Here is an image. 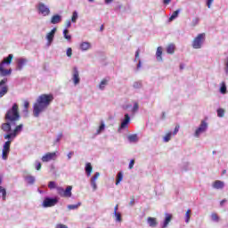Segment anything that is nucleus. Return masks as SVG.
<instances>
[{
    "label": "nucleus",
    "mask_w": 228,
    "mask_h": 228,
    "mask_svg": "<svg viewBox=\"0 0 228 228\" xmlns=\"http://www.w3.org/2000/svg\"><path fill=\"white\" fill-rule=\"evenodd\" d=\"M129 122H131V117H129V114H125V118L122 119L119 129H127Z\"/></svg>",
    "instance_id": "nucleus-12"
},
{
    "label": "nucleus",
    "mask_w": 228,
    "mask_h": 228,
    "mask_svg": "<svg viewBox=\"0 0 228 228\" xmlns=\"http://www.w3.org/2000/svg\"><path fill=\"white\" fill-rule=\"evenodd\" d=\"M71 26H72V23L70 22V20H68L66 24V29H69V28H70Z\"/></svg>",
    "instance_id": "nucleus-58"
},
{
    "label": "nucleus",
    "mask_w": 228,
    "mask_h": 228,
    "mask_svg": "<svg viewBox=\"0 0 228 228\" xmlns=\"http://www.w3.org/2000/svg\"><path fill=\"white\" fill-rule=\"evenodd\" d=\"M147 224L152 228L158 227V219H156L155 217H148Z\"/></svg>",
    "instance_id": "nucleus-19"
},
{
    "label": "nucleus",
    "mask_w": 228,
    "mask_h": 228,
    "mask_svg": "<svg viewBox=\"0 0 228 228\" xmlns=\"http://www.w3.org/2000/svg\"><path fill=\"white\" fill-rule=\"evenodd\" d=\"M172 132L167 133L164 137L163 142H165L166 143L168 142V141L172 139Z\"/></svg>",
    "instance_id": "nucleus-42"
},
{
    "label": "nucleus",
    "mask_w": 228,
    "mask_h": 228,
    "mask_svg": "<svg viewBox=\"0 0 228 228\" xmlns=\"http://www.w3.org/2000/svg\"><path fill=\"white\" fill-rule=\"evenodd\" d=\"M62 35L68 42H70L72 40V36L69 35V28H65L62 32Z\"/></svg>",
    "instance_id": "nucleus-32"
},
{
    "label": "nucleus",
    "mask_w": 228,
    "mask_h": 228,
    "mask_svg": "<svg viewBox=\"0 0 228 228\" xmlns=\"http://www.w3.org/2000/svg\"><path fill=\"white\" fill-rule=\"evenodd\" d=\"M110 82V78H103L99 85V89L100 90H104L106 86H108V83Z\"/></svg>",
    "instance_id": "nucleus-25"
},
{
    "label": "nucleus",
    "mask_w": 228,
    "mask_h": 228,
    "mask_svg": "<svg viewBox=\"0 0 228 228\" xmlns=\"http://www.w3.org/2000/svg\"><path fill=\"white\" fill-rule=\"evenodd\" d=\"M81 206V202H77L76 205H68V209L72 211L74 209H77Z\"/></svg>",
    "instance_id": "nucleus-39"
},
{
    "label": "nucleus",
    "mask_w": 228,
    "mask_h": 228,
    "mask_svg": "<svg viewBox=\"0 0 228 228\" xmlns=\"http://www.w3.org/2000/svg\"><path fill=\"white\" fill-rule=\"evenodd\" d=\"M224 115H225V110H224V109H218L217 117H219V118H224Z\"/></svg>",
    "instance_id": "nucleus-44"
},
{
    "label": "nucleus",
    "mask_w": 228,
    "mask_h": 228,
    "mask_svg": "<svg viewBox=\"0 0 228 228\" xmlns=\"http://www.w3.org/2000/svg\"><path fill=\"white\" fill-rule=\"evenodd\" d=\"M8 78L4 77L0 81V99L8 94Z\"/></svg>",
    "instance_id": "nucleus-6"
},
{
    "label": "nucleus",
    "mask_w": 228,
    "mask_h": 228,
    "mask_svg": "<svg viewBox=\"0 0 228 228\" xmlns=\"http://www.w3.org/2000/svg\"><path fill=\"white\" fill-rule=\"evenodd\" d=\"M56 228H69V227H67V225L65 224H57Z\"/></svg>",
    "instance_id": "nucleus-61"
},
{
    "label": "nucleus",
    "mask_w": 228,
    "mask_h": 228,
    "mask_svg": "<svg viewBox=\"0 0 228 228\" xmlns=\"http://www.w3.org/2000/svg\"><path fill=\"white\" fill-rule=\"evenodd\" d=\"M211 218H212L213 222H218V220H219L218 215H216V214H212Z\"/></svg>",
    "instance_id": "nucleus-49"
},
{
    "label": "nucleus",
    "mask_w": 228,
    "mask_h": 228,
    "mask_svg": "<svg viewBox=\"0 0 228 228\" xmlns=\"http://www.w3.org/2000/svg\"><path fill=\"white\" fill-rule=\"evenodd\" d=\"M51 172H53V174H56V167L53 164L51 165Z\"/></svg>",
    "instance_id": "nucleus-56"
},
{
    "label": "nucleus",
    "mask_w": 228,
    "mask_h": 228,
    "mask_svg": "<svg viewBox=\"0 0 228 228\" xmlns=\"http://www.w3.org/2000/svg\"><path fill=\"white\" fill-rule=\"evenodd\" d=\"M61 22V15L55 14L51 19V24H60Z\"/></svg>",
    "instance_id": "nucleus-22"
},
{
    "label": "nucleus",
    "mask_w": 228,
    "mask_h": 228,
    "mask_svg": "<svg viewBox=\"0 0 228 228\" xmlns=\"http://www.w3.org/2000/svg\"><path fill=\"white\" fill-rule=\"evenodd\" d=\"M4 118L5 120H8V122H14L15 124L20 120L19 105L17 103H13L12 107L7 110Z\"/></svg>",
    "instance_id": "nucleus-2"
},
{
    "label": "nucleus",
    "mask_w": 228,
    "mask_h": 228,
    "mask_svg": "<svg viewBox=\"0 0 228 228\" xmlns=\"http://www.w3.org/2000/svg\"><path fill=\"white\" fill-rule=\"evenodd\" d=\"M172 0H163V4H170V2H171Z\"/></svg>",
    "instance_id": "nucleus-63"
},
{
    "label": "nucleus",
    "mask_w": 228,
    "mask_h": 228,
    "mask_svg": "<svg viewBox=\"0 0 228 228\" xmlns=\"http://www.w3.org/2000/svg\"><path fill=\"white\" fill-rule=\"evenodd\" d=\"M24 108H25V109L29 108V102H28V101H25V102H24Z\"/></svg>",
    "instance_id": "nucleus-60"
},
{
    "label": "nucleus",
    "mask_w": 228,
    "mask_h": 228,
    "mask_svg": "<svg viewBox=\"0 0 228 228\" xmlns=\"http://www.w3.org/2000/svg\"><path fill=\"white\" fill-rule=\"evenodd\" d=\"M190 213H191V210H187L185 214V223L188 224L190 222Z\"/></svg>",
    "instance_id": "nucleus-48"
},
{
    "label": "nucleus",
    "mask_w": 228,
    "mask_h": 228,
    "mask_svg": "<svg viewBox=\"0 0 228 228\" xmlns=\"http://www.w3.org/2000/svg\"><path fill=\"white\" fill-rule=\"evenodd\" d=\"M26 63H28V59H25V58L19 59L17 61V70H22Z\"/></svg>",
    "instance_id": "nucleus-16"
},
{
    "label": "nucleus",
    "mask_w": 228,
    "mask_h": 228,
    "mask_svg": "<svg viewBox=\"0 0 228 228\" xmlns=\"http://www.w3.org/2000/svg\"><path fill=\"white\" fill-rule=\"evenodd\" d=\"M58 197L51 198V197H45L43 200V208H53V206H56V204L59 202Z\"/></svg>",
    "instance_id": "nucleus-5"
},
{
    "label": "nucleus",
    "mask_w": 228,
    "mask_h": 228,
    "mask_svg": "<svg viewBox=\"0 0 228 228\" xmlns=\"http://www.w3.org/2000/svg\"><path fill=\"white\" fill-rule=\"evenodd\" d=\"M129 206L133 207L134 206V199H132L129 202Z\"/></svg>",
    "instance_id": "nucleus-62"
},
{
    "label": "nucleus",
    "mask_w": 228,
    "mask_h": 228,
    "mask_svg": "<svg viewBox=\"0 0 228 228\" xmlns=\"http://www.w3.org/2000/svg\"><path fill=\"white\" fill-rule=\"evenodd\" d=\"M220 94H227V86L225 85V82H222L220 86Z\"/></svg>",
    "instance_id": "nucleus-37"
},
{
    "label": "nucleus",
    "mask_w": 228,
    "mask_h": 228,
    "mask_svg": "<svg viewBox=\"0 0 228 228\" xmlns=\"http://www.w3.org/2000/svg\"><path fill=\"white\" fill-rule=\"evenodd\" d=\"M133 167H134V159H131L128 165L129 170H132Z\"/></svg>",
    "instance_id": "nucleus-53"
},
{
    "label": "nucleus",
    "mask_w": 228,
    "mask_h": 228,
    "mask_svg": "<svg viewBox=\"0 0 228 228\" xmlns=\"http://www.w3.org/2000/svg\"><path fill=\"white\" fill-rule=\"evenodd\" d=\"M17 123L13 121H8L6 123L2 124L1 129L4 130V133H12V127H15Z\"/></svg>",
    "instance_id": "nucleus-9"
},
{
    "label": "nucleus",
    "mask_w": 228,
    "mask_h": 228,
    "mask_svg": "<svg viewBox=\"0 0 228 228\" xmlns=\"http://www.w3.org/2000/svg\"><path fill=\"white\" fill-rule=\"evenodd\" d=\"M12 74V69H5L4 66H0V76L1 77H4L5 76H10Z\"/></svg>",
    "instance_id": "nucleus-21"
},
{
    "label": "nucleus",
    "mask_w": 228,
    "mask_h": 228,
    "mask_svg": "<svg viewBox=\"0 0 228 228\" xmlns=\"http://www.w3.org/2000/svg\"><path fill=\"white\" fill-rule=\"evenodd\" d=\"M92 47L89 42H82L80 44V49L81 51H88Z\"/></svg>",
    "instance_id": "nucleus-27"
},
{
    "label": "nucleus",
    "mask_w": 228,
    "mask_h": 228,
    "mask_svg": "<svg viewBox=\"0 0 228 228\" xmlns=\"http://www.w3.org/2000/svg\"><path fill=\"white\" fill-rule=\"evenodd\" d=\"M48 188H50V190H54V188H56V182L54 181L49 182Z\"/></svg>",
    "instance_id": "nucleus-47"
},
{
    "label": "nucleus",
    "mask_w": 228,
    "mask_h": 228,
    "mask_svg": "<svg viewBox=\"0 0 228 228\" xmlns=\"http://www.w3.org/2000/svg\"><path fill=\"white\" fill-rule=\"evenodd\" d=\"M0 193H2L3 200H6V189L4 187L0 186Z\"/></svg>",
    "instance_id": "nucleus-40"
},
{
    "label": "nucleus",
    "mask_w": 228,
    "mask_h": 228,
    "mask_svg": "<svg viewBox=\"0 0 228 228\" xmlns=\"http://www.w3.org/2000/svg\"><path fill=\"white\" fill-rule=\"evenodd\" d=\"M25 181L28 183V184H35V176L28 175L25 177Z\"/></svg>",
    "instance_id": "nucleus-36"
},
{
    "label": "nucleus",
    "mask_w": 228,
    "mask_h": 228,
    "mask_svg": "<svg viewBox=\"0 0 228 228\" xmlns=\"http://www.w3.org/2000/svg\"><path fill=\"white\" fill-rule=\"evenodd\" d=\"M42 168V164L40 162H37V165L36 166V170H40Z\"/></svg>",
    "instance_id": "nucleus-57"
},
{
    "label": "nucleus",
    "mask_w": 228,
    "mask_h": 228,
    "mask_svg": "<svg viewBox=\"0 0 228 228\" xmlns=\"http://www.w3.org/2000/svg\"><path fill=\"white\" fill-rule=\"evenodd\" d=\"M204 42H206V34H199L192 41L193 49H202Z\"/></svg>",
    "instance_id": "nucleus-3"
},
{
    "label": "nucleus",
    "mask_w": 228,
    "mask_h": 228,
    "mask_svg": "<svg viewBox=\"0 0 228 228\" xmlns=\"http://www.w3.org/2000/svg\"><path fill=\"white\" fill-rule=\"evenodd\" d=\"M128 142H130V143H136V142H138V134H133L128 135Z\"/></svg>",
    "instance_id": "nucleus-28"
},
{
    "label": "nucleus",
    "mask_w": 228,
    "mask_h": 228,
    "mask_svg": "<svg viewBox=\"0 0 228 228\" xmlns=\"http://www.w3.org/2000/svg\"><path fill=\"white\" fill-rule=\"evenodd\" d=\"M138 110H140V106L138 105V102H134V107L132 109V113H136V111H138Z\"/></svg>",
    "instance_id": "nucleus-46"
},
{
    "label": "nucleus",
    "mask_w": 228,
    "mask_h": 228,
    "mask_svg": "<svg viewBox=\"0 0 228 228\" xmlns=\"http://www.w3.org/2000/svg\"><path fill=\"white\" fill-rule=\"evenodd\" d=\"M64 197H72V186L69 185L64 191Z\"/></svg>",
    "instance_id": "nucleus-33"
},
{
    "label": "nucleus",
    "mask_w": 228,
    "mask_h": 228,
    "mask_svg": "<svg viewBox=\"0 0 228 228\" xmlns=\"http://www.w3.org/2000/svg\"><path fill=\"white\" fill-rule=\"evenodd\" d=\"M99 175H101V174L99 172H96L94 174V175L91 178V186L94 190V191H95V190H97V179H99Z\"/></svg>",
    "instance_id": "nucleus-14"
},
{
    "label": "nucleus",
    "mask_w": 228,
    "mask_h": 228,
    "mask_svg": "<svg viewBox=\"0 0 228 228\" xmlns=\"http://www.w3.org/2000/svg\"><path fill=\"white\" fill-rule=\"evenodd\" d=\"M4 140H9V142H12V140L17 138V135L12 132H9L8 134L4 135Z\"/></svg>",
    "instance_id": "nucleus-26"
},
{
    "label": "nucleus",
    "mask_w": 228,
    "mask_h": 228,
    "mask_svg": "<svg viewBox=\"0 0 228 228\" xmlns=\"http://www.w3.org/2000/svg\"><path fill=\"white\" fill-rule=\"evenodd\" d=\"M122 179H124V173H122V171H119L117 175L116 185L120 184Z\"/></svg>",
    "instance_id": "nucleus-31"
},
{
    "label": "nucleus",
    "mask_w": 228,
    "mask_h": 228,
    "mask_svg": "<svg viewBox=\"0 0 228 228\" xmlns=\"http://www.w3.org/2000/svg\"><path fill=\"white\" fill-rule=\"evenodd\" d=\"M167 54H174V53H175V45L170 44L167 47Z\"/></svg>",
    "instance_id": "nucleus-30"
},
{
    "label": "nucleus",
    "mask_w": 228,
    "mask_h": 228,
    "mask_svg": "<svg viewBox=\"0 0 228 228\" xmlns=\"http://www.w3.org/2000/svg\"><path fill=\"white\" fill-rule=\"evenodd\" d=\"M179 13H181V9L175 11L170 16L169 20H175V19H177V17H179Z\"/></svg>",
    "instance_id": "nucleus-35"
},
{
    "label": "nucleus",
    "mask_w": 228,
    "mask_h": 228,
    "mask_svg": "<svg viewBox=\"0 0 228 228\" xmlns=\"http://www.w3.org/2000/svg\"><path fill=\"white\" fill-rule=\"evenodd\" d=\"M78 18L77 11L73 12L72 17H71V22H77Z\"/></svg>",
    "instance_id": "nucleus-43"
},
{
    "label": "nucleus",
    "mask_w": 228,
    "mask_h": 228,
    "mask_svg": "<svg viewBox=\"0 0 228 228\" xmlns=\"http://www.w3.org/2000/svg\"><path fill=\"white\" fill-rule=\"evenodd\" d=\"M61 138H63V134H59L57 135L56 140H55V143L60 142V141L61 140Z\"/></svg>",
    "instance_id": "nucleus-51"
},
{
    "label": "nucleus",
    "mask_w": 228,
    "mask_h": 228,
    "mask_svg": "<svg viewBox=\"0 0 228 228\" xmlns=\"http://www.w3.org/2000/svg\"><path fill=\"white\" fill-rule=\"evenodd\" d=\"M114 216L116 217V222H122V214L120 212H114Z\"/></svg>",
    "instance_id": "nucleus-41"
},
{
    "label": "nucleus",
    "mask_w": 228,
    "mask_h": 228,
    "mask_svg": "<svg viewBox=\"0 0 228 228\" xmlns=\"http://www.w3.org/2000/svg\"><path fill=\"white\" fill-rule=\"evenodd\" d=\"M10 145H12V141H6L4 142L2 150V159H8V154H10Z\"/></svg>",
    "instance_id": "nucleus-8"
},
{
    "label": "nucleus",
    "mask_w": 228,
    "mask_h": 228,
    "mask_svg": "<svg viewBox=\"0 0 228 228\" xmlns=\"http://www.w3.org/2000/svg\"><path fill=\"white\" fill-rule=\"evenodd\" d=\"M56 28H53L50 32L46 34L47 47H51V45L53 44V42H54V36L56 35Z\"/></svg>",
    "instance_id": "nucleus-10"
},
{
    "label": "nucleus",
    "mask_w": 228,
    "mask_h": 228,
    "mask_svg": "<svg viewBox=\"0 0 228 228\" xmlns=\"http://www.w3.org/2000/svg\"><path fill=\"white\" fill-rule=\"evenodd\" d=\"M57 191L61 197H65V191L62 187H57Z\"/></svg>",
    "instance_id": "nucleus-45"
},
{
    "label": "nucleus",
    "mask_w": 228,
    "mask_h": 228,
    "mask_svg": "<svg viewBox=\"0 0 228 228\" xmlns=\"http://www.w3.org/2000/svg\"><path fill=\"white\" fill-rule=\"evenodd\" d=\"M199 18H195L194 20H192L191 26H197V24H199Z\"/></svg>",
    "instance_id": "nucleus-54"
},
{
    "label": "nucleus",
    "mask_w": 228,
    "mask_h": 228,
    "mask_svg": "<svg viewBox=\"0 0 228 228\" xmlns=\"http://www.w3.org/2000/svg\"><path fill=\"white\" fill-rule=\"evenodd\" d=\"M172 222V214L166 213L165 214V219L162 224V228H167L168 227V224Z\"/></svg>",
    "instance_id": "nucleus-15"
},
{
    "label": "nucleus",
    "mask_w": 228,
    "mask_h": 228,
    "mask_svg": "<svg viewBox=\"0 0 228 228\" xmlns=\"http://www.w3.org/2000/svg\"><path fill=\"white\" fill-rule=\"evenodd\" d=\"M161 54H163V48L161 46H159L156 52L158 61H163V57H161Z\"/></svg>",
    "instance_id": "nucleus-24"
},
{
    "label": "nucleus",
    "mask_w": 228,
    "mask_h": 228,
    "mask_svg": "<svg viewBox=\"0 0 228 228\" xmlns=\"http://www.w3.org/2000/svg\"><path fill=\"white\" fill-rule=\"evenodd\" d=\"M22 129H24V125L23 124H20V125L15 126V128H14V130L12 132L17 136V134H19L20 133H22Z\"/></svg>",
    "instance_id": "nucleus-29"
},
{
    "label": "nucleus",
    "mask_w": 228,
    "mask_h": 228,
    "mask_svg": "<svg viewBox=\"0 0 228 228\" xmlns=\"http://www.w3.org/2000/svg\"><path fill=\"white\" fill-rule=\"evenodd\" d=\"M214 1L215 0H207V6H208V8H211V4H213Z\"/></svg>",
    "instance_id": "nucleus-55"
},
{
    "label": "nucleus",
    "mask_w": 228,
    "mask_h": 228,
    "mask_svg": "<svg viewBox=\"0 0 228 228\" xmlns=\"http://www.w3.org/2000/svg\"><path fill=\"white\" fill-rule=\"evenodd\" d=\"M66 54L68 58H70L72 56V48H68Z\"/></svg>",
    "instance_id": "nucleus-52"
},
{
    "label": "nucleus",
    "mask_w": 228,
    "mask_h": 228,
    "mask_svg": "<svg viewBox=\"0 0 228 228\" xmlns=\"http://www.w3.org/2000/svg\"><path fill=\"white\" fill-rule=\"evenodd\" d=\"M134 61H138L136 69L137 70H140V69H142V60H140V48H138L135 52V58Z\"/></svg>",
    "instance_id": "nucleus-17"
},
{
    "label": "nucleus",
    "mask_w": 228,
    "mask_h": 228,
    "mask_svg": "<svg viewBox=\"0 0 228 228\" xmlns=\"http://www.w3.org/2000/svg\"><path fill=\"white\" fill-rule=\"evenodd\" d=\"M54 101V96L50 94H41L37 97L36 103H34L33 106V115L36 117V118H38L40 117V113H43V111H45L51 106V102Z\"/></svg>",
    "instance_id": "nucleus-1"
},
{
    "label": "nucleus",
    "mask_w": 228,
    "mask_h": 228,
    "mask_svg": "<svg viewBox=\"0 0 228 228\" xmlns=\"http://www.w3.org/2000/svg\"><path fill=\"white\" fill-rule=\"evenodd\" d=\"M92 170H93L92 164L90 162H87L85 167V171L87 177H90V175H92Z\"/></svg>",
    "instance_id": "nucleus-23"
},
{
    "label": "nucleus",
    "mask_w": 228,
    "mask_h": 228,
    "mask_svg": "<svg viewBox=\"0 0 228 228\" xmlns=\"http://www.w3.org/2000/svg\"><path fill=\"white\" fill-rule=\"evenodd\" d=\"M54 158H56V152H48L45 156H43L41 159L43 163H47L52 159H54Z\"/></svg>",
    "instance_id": "nucleus-13"
},
{
    "label": "nucleus",
    "mask_w": 228,
    "mask_h": 228,
    "mask_svg": "<svg viewBox=\"0 0 228 228\" xmlns=\"http://www.w3.org/2000/svg\"><path fill=\"white\" fill-rule=\"evenodd\" d=\"M13 60V54H9L4 61H1L0 66L10 65Z\"/></svg>",
    "instance_id": "nucleus-18"
},
{
    "label": "nucleus",
    "mask_w": 228,
    "mask_h": 228,
    "mask_svg": "<svg viewBox=\"0 0 228 228\" xmlns=\"http://www.w3.org/2000/svg\"><path fill=\"white\" fill-rule=\"evenodd\" d=\"M74 154V151H70L68 153V159H72V155Z\"/></svg>",
    "instance_id": "nucleus-59"
},
{
    "label": "nucleus",
    "mask_w": 228,
    "mask_h": 228,
    "mask_svg": "<svg viewBox=\"0 0 228 228\" xmlns=\"http://www.w3.org/2000/svg\"><path fill=\"white\" fill-rule=\"evenodd\" d=\"M72 81L75 86L79 85V83L81 82V78L79 77V70L77 69V67L73 68Z\"/></svg>",
    "instance_id": "nucleus-11"
},
{
    "label": "nucleus",
    "mask_w": 228,
    "mask_h": 228,
    "mask_svg": "<svg viewBox=\"0 0 228 228\" xmlns=\"http://www.w3.org/2000/svg\"><path fill=\"white\" fill-rule=\"evenodd\" d=\"M142 86L143 84L142 83V80L135 81L133 84V88H134L135 90H140V88H142Z\"/></svg>",
    "instance_id": "nucleus-34"
},
{
    "label": "nucleus",
    "mask_w": 228,
    "mask_h": 228,
    "mask_svg": "<svg viewBox=\"0 0 228 228\" xmlns=\"http://www.w3.org/2000/svg\"><path fill=\"white\" fill-rule=\"evenodd\" d=\"M224 186H225V183L220 180H217L213 183V188H215L216 190H223Z\"/></svg>",
    "instance_id": "nucleus-20"
},
{
    "label": "nucleus",
    "mask_w": 228,
    "mask_h": 228,
    "mask_svg": "<svg viewBox=\"0 0 228 228\" xmlns=\"http://www.w3.org/2000/svg\"><path fill=\"white\" fill-rule=\"evenodd\" d=\"M226 74H228V57H227V62H226V69H225Z\"/></svg>",
    "instance_id": "nucleus-64"
},
{
    "label": "nucleus",
    "mask_w": 228,
    "mask_h": 228,
    "mask_svg": "<svg viewBox=\"0 0 228 228\" xmlns=\"http://www.w3.org/2000/svg\"><path fill=\"white\" fill-rule=\"evenodd\" d=\"M36 8L37 10V13L42 15V17H49V15H51V9L42 2L38 3Z\"/></svg>",
    "instance_id": "nucleus-4"
},
{
    "label": "nucleus",
    "mask_w": 228,
    "mask_h": 228,
    "mask_svg": "<svg viewBox=\"0 0 228 228\" xmlns=\"http://www.w3.org/2000/svg\"><path fill=\"white\" fill-rule=\"evenodd\" d=\"M104 129H106V124H104V121H101V126H99L96 134H101Z\"/></svg>",
    "instance_id": "nucleus-38"
},
{
    "label": "nucleus",
    "mask_w": 228,
    "mask_h": 228,
    "mask_svg": "<svg viewBox=\"0 0 228 228\" xmlns=\"http://www.w3.org/2000/svg\"><path fill=\"white\" fill-rule=\"evenodd\" d=\"M206 131H208V122L202 120L200 126L196 129L194 133L195 138H200V134H202V133H206Z\"/></svg>",
    "instance_id": "nucleus-7"
},
{
    "label": "nucleus",
    "mask_w": 228,
    "mask_h": 228,
    "mask_svg": "<svg viewBox=\"0 0 228 228\" xmlns=\"http://www.w3.org/2000/svg\"><path fill=\"white\" fill-rule=\"evenodd\" d=\"M179 128H180L179 125H177V126L175 127V130H174V132L172 133V135H173V136H175V134H177V133H179Z\"/></svg>",
    "instance_id": "nucleus-50"
}]
</instances>
